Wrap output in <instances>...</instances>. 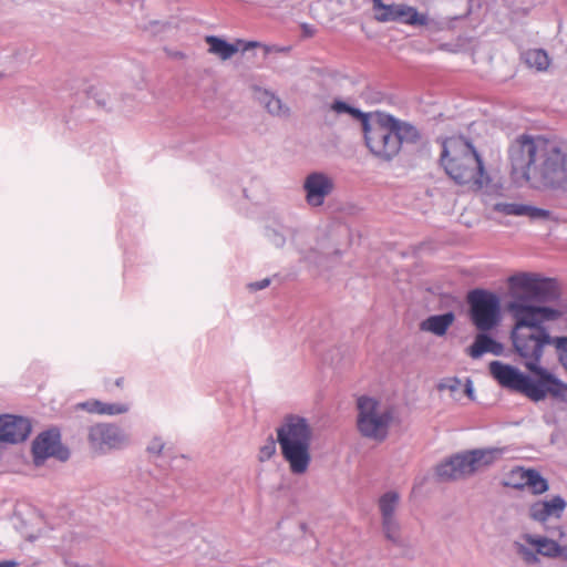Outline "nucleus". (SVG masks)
<instances>
[{"label": "nucleus", "mask_w": 567, "mask_h": 567, "mask_svg": "<svg viewBox=\"0 0 567 567\" xmlns=\"http://www.w3.org/2000/svg\"><path fill=\"white\" fill-rule=\"evenodd\" d=\"M382 532L386 540L398 548L408 547V540L404 537L401 524L398 518L381 520Z\"/></svg>", "instance_id": "obj_20"}, {"label": "nucleus", "mask_w": 567, "mask_h": 567, "mask_svg": "<svg viewBox=\"0 0 567 567\" xmlns=\"http://www.w3.org/2000/svg\"><path fill=\"white\" fill-rule=\"evenodd\" d=\"M511 288L515 291L513 300L523 298L530 301L548 302L559 298L557 282L550 278H540L533 274H518L509 278Z\"/></svg>", "instance_id": "obj_8"}, {"label": "nucleus", "mask_w": 567, "mask_h": 567, "mask_svg": "<svg viewBox=\"0 0 567 567\" xmlns=\"http://www.w3.org/2000/svg\"><path fill=\"white\" fill-rule=\"evenodd\" d=\"M64 567H92V566L89 564H82V563L74 561V560H65Z\"/></svg>", "instance_id": "obj_39"}, {"label": "nucleus", "mask_w": 567, "mask_h": 567, "mask_svg": "<svg viewBox=\"0 0 567 567\" xmlns=\"http://www.w3.org/2000/svg\"><path fill=\"white\" fill-rule=\"evenodd\" d=\"M30 432L29 420L11 414L0 415V442L10 444L23 442Z\"/></svg>", "instance_id": "obj_15"}, {"label": "nucleus", "mask_w": 567, "mask_h": 567, "mask_svg": "<svg viewBox=\"0 0 567 567\" xmlns=\"http://www.w3.org/2000/svg\"><path fill=\"white\" fill-rule=\"evenodd\" d=\"M297 230L284 225L275 227H268L266 230V237L275 247H282L286 244V237L290 236L295 241Z\"/></svg>", "instance_id": "obj_26"}, {"label": "nucleus", "mask_w": 567, "mask_h": 567, "mask_svg": "<svg viewBox=\"0 0 567 567\" xmlns=\"http://www.w3.org/2000/svg\"><path fill=\"white\" fill-rule=\"evenodd\" d=\"M87 442L92 451L106 454L127 446L130 436L115 423H96L87 430Z\"/></svg>", "instance_id": "obj_10"}, {"label": "nucleus", "mask_w": 567, "mask_h": 567, "mask_svg": "<svg viewBox=\"0 0 567 567\" xmlns=\"http://www.w3.org/2000/svg\"><path fill=\"white\" fill-rule=\"evenodd\" d=\"M518 553L523 556V558L527 563H535V561H537L536 554L532 549L525 547L524 545H520V544L518 545Z\"/></svg>", "instance_id": "obj_36"}, {"label": "nucleus", "mask_w": 567, "mask_h": 567, "mask_svg": "<svg viewBox=\"0 0 567 567\" xmlns=\"http://www.w3.org/2000/svg\"><path fill=\"white\" fill-rule=\"evenodd\" d=\"M508 310L515 321L511 333L514 350L532 375L501 361L489 363V373L501 386L533 402L544 401L547 396L567 401V383L540 365L545 348L554 341L544 323L559 319L563 311L529 305L523 298L512 300Z\"/></svg>", "instance_id": "obj_1"}, {"label": "nucleus", "mask_w": 567, "mask_h": 567, "mask_svg": "<svg viewBox=\"0 0 567 567\" xmlns=\"http://www.w3.org/2000/svg\"><path fill=\"white\" fill-rule=\"evenodd\" d=\"M503 352V346L485 333H478L473 344L467 349V353L473 359L481 358L484 353L499 355Z\"/></svg>", "instance_id": "obj_17"}, {"label": "nucleus", "mask_w": 567, "mask_h": 567, "mask_svg": "<svg viewBox=\"0 0 567 567\" xmlns=\"http://www.w3.org/2000/svg\"><path fill=\"white\" fill-rule=\"evenodd\" d=\"M524 539L529 545L536 547L537 553L548 557H557L561 554V547L557 542L548 539L546 537H539L534 535H525Z\"/></svg>", "instance_id": "obj_23"}, {"label": "nucleus", "mask_w": 567, "mask_h": 567, "mask_svg": "<svg viewBox=\"0 0 567 567\" xmlns=\"http://www.w3.org/2000/svg\"><path fill=\"white\" fill-rule=\"evenodd\" d=\"M256 97L270 114L276 116H287L289 114V109L270 91L258 87L256 89Z\"/></svg>", "instance_id": "obj_19"}, {"label": "nucleus", "mask_w": 567, "mask_h": 567, "mask_svg": "<svg viewBox=\"0 0 567 567\" xmlns=\"http://www.w3.org/2000/svg\"><path fill=\"white\" fill-rule=\"evenodd\" d=\"M393 128L398 138L399 151H401L403 144H416L421 138L419 130L408 122L395 118Z\"/></svg>", "instance_id": "obj_21"}, {"label": "nucleus", "mask_w": 567, "mask_h": 567, "mask_svg": "<svg viewBox=\"0 0 567 567\" xmlns=\"http://www.w3.org/2000/svg\"><path fill=\"white\" fill-rule=\"evenodd\" d=\"M506 486L524 489L528 488L533 494L539 495L548 489L547 481L536 471L524 467L512 468L504 478Z\"/></svg>", "instance_id": "obj_13"}, {"label": "nucleus", "mask_w": 567, "mask_h": 567, "mask_svg": "<svg viewBox=\"0 0 567 567\" xmlns=\"http://www.w3.org/2000/svg\"><path fill=\"white\" fill-rule=\"evenodd\" d=\"M302 260L313 264V265H320L322 262L323 255L322 252H319L317 249H311L310 251H305L302 249L299 250Z\"/></svg>", "instance_id": "obj_34"}, {"label": "nucleus", "mask_w": 567, "mask_h": 567, "mask_svg": "<svg viewBox=\"0 0 567 567\" xmlns=\"http://www.w3.org/2000/svg\"><path fill=\"white\" fill-rule=\"evenodd\" d=\"M523 59L527 66L538 72H544L550 64L547 52L543 49H530L523 53Z\"/></svg>", "instance_id": "obj_25"}, {"label": "nucleus", "mask_w": 567, "mask_h": 567, "mask_svg": "<svg viewBox=\"0 0 567 567\" xmlns=\"http://www.w3.org/2000/svg\"><path fill=\"white\" fill-rule=\"evenodd\" d=\"M400 503V494L395 491H389L382 494L378 505L381 514V520L396 518V509Z\"/></svg>", "instance_id": "obj_24"}, {"label": "nucleus", "mask_w": 567, "mask_h": 567, "mask_svg": "<svg viewBox=\"0 0 567 567\" xmlns=\"http://www.w3.org/2000/svg\"><path fill=\"white\" fill-rule=\"evenodd\" d=\"M32 453L34 464L40 466L51 456H55L61 461L69 458V451L63 449L60 443V433L56 430H49L41 433L32 444Z\"/></svg>", "instance_id": "obj_12"}, {"label": "nucleus", "mask_w": 567, "mask_h": 567, "mask_svg": "<svg viewBox=\"0 0 567 567\" xmlns=\"http://www.w3.org/2000/svg\"><path fill=\"white\" fill-rule=\"evenodd\" d=\"M461 391H464L470 398L473 395V385L472 381L467 379L465 383H463V389Z\"/></svg>", "instance_id": "obj_38"}, {"label": "nucleus", "mask_w": 567, "mask_h": 567, "mask_svg": "<svg viewBox=\"0 0 567 567\" xmlns=\"http://www.w3.org/2000/svg\"><path fill=\"white\" fill-rule=\"evenodd\" d=\"M205 41L209 45V53L217 55L224 61L230 59L239 50L238 45L229 43L216 35H207Z\"/></svg>", "instance_id": "obj_22"}, {"label": "nucleus", "mask_w": 567, "mask_h": 567, "mask_svg": "<svg viewBox=\"0 0 567 567\" xmlns=\"http://www.w3.org/2000/svg\"><path fill=\"white\" fill-rule=\"evenodd\" d=\"M331 109L338 114L348 113L352 117L360 120L362 122V126L364 125V118L370 117L367 113H363L359 109H355L342 101H334Z\"/></svg>", "instance_id": "obj_27"}, {"label": "nucleus", "mask_w": 567, "mask_h": 567, "mask_svg": "<svg viewBox=\"0 0 567 567\" xmlns=\"http://www.w3.org/2000/svg\"><path fill=\"white\" fill-rule=\"evenodd\" d=\"M508 158L516 184L538 179L555 186L567 179V156L556 142L542 136L519 135L508 147Z\"/></svg>", "instance_id": "obj_2"}, {"label": "nucleus", "mask_w": 567, "mask_h": 567, "mask_svg": "<svg viewBox=\"0 0 567 567\" xmlns=\"http://www.w3.org/2000/svg\"><path fill=\"white\" fill-rule=\"evenodd\" d=\"M566 508V502L560 496H555L550 501H539L530 505L529 516L536 522L544 523L555 517L559 518Z\"/></svg>", "instance_id": "obj_16"}, {"label": "nucleus", "mask_w": 567, "mask_h": 567, "mask_svg": "<svg viewBox=\"0 0 567 567\" xmlns=\"http://www.w3.org/2000/svg\"><path fill=\"white\" fill-rule=\"evenodd\" d=\"M441 163L446 174L460 185L480 189L488 183L480 155L461 136L449 137L443 142Z\"/></svg>", "instance_id": "obj_4"}, {"label": "nucleus", "mask_w": 567, "mask_h": 567, "mask_svg": "<svg viewBox=\"0 0 567 567\" xmlns=\"http://www.w3.org/2000/svg\"><path fill=\"white\" fill-rule=\"evenodd\" d=\"M333 181L321 172L310 173L303 181L305 198L309 206L320 207L333 190Z\"/></svg>", "instance_id": "obj_14"}, {"label": "nucleus", "mask_w": 567, "mask_h": 567, "mask_svg": "<svg viewBox=\"0 0 567 567\" xmlns=\"http://www.w3.org/2000/svg\"><path fill=\"white\" fill-rule=\"evenodd\" d=\"M551 346L557 351L558 361L567 370V337H554Z\"/></svg>", "instance_id": "obj_31"}, {"label": "nucleus", "mask_w": 567, "mask_h": 567, "mask_svg": "<svg viewBox=\"0 0 567 567\" xmlns=\"http://www.w3.org/2000/svg\"><path fill=\"white\" fill-rule=\"evenodd\" d=\"M165 446V442L162 437L155 436L153 437L148 445H147V452L154 455H159Z\"/></svg>", "instance_id": "obj_35"}, {"label": "nucleus", "mask_w": 567, "mask_h": 567, "mask_svg": "<svg viewBox=\"0 0 567 567\" xmlns=\"http://www.w3.org/2000/svg\"><path fill=\"white\" fill-rule=\"evenodd\" d=\"M277 439L268 436L259 447L258 460L269 461L279 444L281 456L293 475H303L311 464L313 430L309 421L297 414H288L276 429Z\"/></svg>", "instance_id": "obj_3"}, {"label": "nucleus", "mask_w": 567, "mask_h": 567, "mask_svg": "<svg viewBox=\"0 0 567 567\" xmlns=\"http://www.w3.org/2000/svg\"><path fill=\"white\" fill-rule=\"evenodd\" d=\"M270 285V279L265 278L259 281L250 282L248 288L252 291H258L267 288Z\"/></svg>", "instance_id": "obj_37"}, {"label": "nucleus", "mask_w": 567, "mask_h": 567, "mask_svg": "<svg viewBox=\"0 0 567 567\" xmlns=\"http://www.w3.org/2000/svg\"><path fill=\"white\" fill-rule=\"evenodd\" d=\"M372 10L378 22H400L413 27L429 24L426 14L405 3L386 4L382 0H372Z\"/></svg>", "instance_id": "obj_11"}, {"label": "nucleus", "mask_w": 567, "mask_h": 567, "mask_svg": "<svg viewBox=\"0 0 567 567\" xmlns=\"http://www.w3.org/2000/svg\"><path fill=\"white\" fill-rule=\"evenodd\" d=\"M394 123L395 117L384 113L364 118L362 127L365 145L374 156L383 161H391L400 153Z\"/></svg>", "instance_id": "obj_6"}, {"label": "nucleus", "mask_w": 567, "mask_h": 567, "mask_svg": "<svg viewBox=\"0 0 567 567\" xmlns=\"http://www.w3.org/2000/svg\"><path fill=\"white\" fill-rule=\"evenodd\" d=\"M470 316L480 331H488L499 322L501 305L498 297L484 289H474L467 295Z\"/></svg>", "instance_id": "obj_9"}, {"label": "nucleus", "mask_w": 567, "mask_h": 567, "mask_svg": "<svg viewBox=\"0 0 567 567\" xmlns=\"http://www.w3.org/2000/svg\"><path fill=\"white\" fill-rule=\"evenodd\" d=\"M525 204L519 203H497L494 205V210L508 216H523Z\"/></svg>", "instance_id": "obj_28"}, {"label": "nucleus", "mask_w": 567, "mask_h": 567, "mask_svg": "<svg viewBox=\"0 0 567 567\" xmlns=\"http://www.w3.org/2000/svg\"><path fill=\"white\" fill-rule=\"evenodd\" d=\"M103 401L91 399L76 404V409L86 411L92 414L102 415Z\"/></svg>", "instance_id": "obj_32"}, {"label": "nucleus", "mask_w": 567, "mask_h": 567, "mask_svg": "<svg viewBox=\"0 0 567 567\" xmlns=\"http://www.w3.org/2000/svg\"><path fill=\"white\" fill-rule=\"evenodd\" d=\"M440 391H449L453 398H457V393L463 389V382L457 378H445L439 383Z\"/></svg>", "instance_id": "obj_30"}, {"label": "nucleus", "mask_w": 567, "mask_h": 567, "mask_svg": "<svg viewBox=\"0 0 567 567\" xmlns=\"http://www.w3.org/2000/svg\"><path fill=\"white\" fill-rule=\"evenodd\" d=\"M130 405L124 402H103L102 415L115 416L128 412Z\"/></svg>", "instance_id": "obj_29"}, {"label": "nucleus", "mask_w": 567, "mask_h": 567, "mask_svg": "<svg viewBox=\"0 0 567 567\" xmlns=\"http://www.w3.org/2000/svg\"><path fill=\"white\" fill-rule=\"evenodd\" d=\"M357 429L361 436L383 442L394 420V409L386 401L361 395L357 399Z\"/></svg>", "instance_id": "obj_5"}, {"label": "nucleus", "mask_w": 567, "mask_h": 567, "mask_svg": "<svg viewBox=\"0 0 567 567\" xmlns=\"http://www.w3.org/2000/svg\"><path fill=\"white\" fill-rule=\"evenodd\" d=\"M454 319L455 316L453 312L431 316L421 322V330L442 337L446 333Z\"/></svg>", "instance_id": "obj_18"}, {"label": "nucleus", "mask_w": 567, "mask_h": 567, "mask_svg": "<svg viewBox=\"0 0 567 567\" xmlns=\"http://www.w3.org/2000/svg\"><path fill=\"white\" fill-rule=\"evenodd\" d=\"M523 216H527V217H529L533 220H536V219H548L549 216H550V213H549V210H546V209H543V208H538V207H534V206L525 204V209H524V215Z\"/></svg>", "instance_id": "obj_33"}, {"label": "nucleus", "mask_w": 567, "mask_h": 567, "mask_svg": "<svg viewBox=\"0 0 567 567\" xmlns=\"http://www.w3.org/2000/svg\"><path fill=\"white\" fill-rule=\"evenodd\" d=\"M18 566H19V563L16 560L8 559V560L0 561V567H18Z\"/></svg>", "instance_id": "obj_40"}, {"label": "nucleus", "mask_w": 567, "mask_h": 567, "mask_svg": "<svg viewBox=\"0 0 567 567\" xmlns=\"http://www.w3.org/2000/svg\"><path fill=\"white\" fill-rule=\"evenodd\" d=\"M257 45H258V43H257V42H248V43H246V45L244 47V50H249V49L255 48V47H257Z\"/></svg>", "instance_id": "obj_41"}, {"label": "nucleus", "mask_w": 567, "mask_h": 567, "mask_svg": "<svg viewBox=\"0 0 567 567\" xmlns=\"http://www.w3.org/2000/svg\"><path fill=\"white\" fill-rule=\"evenodd\" d=\"M499 452L494 449H476L457 453L436 467L437 476L443 481L466 478L492 465Z\"/></svg>", "instance_id": "obj_7"}]
</instances>
